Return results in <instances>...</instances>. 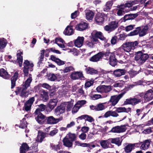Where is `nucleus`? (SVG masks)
<instances>
[{"instance_id": "13d9d810", "label": "nucleus", "mask_w": 153, "mask_h": 153, "mask_svg": "<svg viewBox=\"0 0 153 153\" xmlns=\"http://www.w3.org/2000/svg\"><path fill=\"white\" fill-rule=\"evenodd\" d=\"M73 105V102H68V104L67 105V111H70L71 110Z\"/></svg>"}, {"instance_id": "3c124183", "label": "nucleus", "mask_w": 153, "mask_h": 153, "mask_svg": "<svg viewBox=\"0 0 153 153\" xmlns=\"http://www.w3.org/2000/svg\"><path fill=\"white\" fill-rule=\"evenodd\" d=\"M96 111H101L104 109V106L102 103H99L96 106Z\"/></svg>"}, {"instance_id": "603ef678", "label": "nucleus", "mask_w": 153, "mask_h": 153, "mask_svg": "<svg viewBox=\"0 0 153 153\" xmlns=\"http://www.w3.org/2000/svg\"><path fill=\"white\" fill-rule=\"evenodd\" d=\"M77 105H78V104H76H76L74 105V107L73 108L72 110V113H75L77 112L79 110V108H80V106H76Z\"/></svg>"}, {"instance_id": "49530a36", "label": "nucleus", "mask_w": 153, "mask_h": 153, "mask_svg": "<svg viewBox=\"0 0 153 153\" xmlns=\"http://www.w3.org/2000/svg\"><path fill=\"white\" fill-rule=\"evenodd\" d=\"M7 44V42L4 40V39H0V49H3L6 46Z\"/></svg>"}, {"instance_id": "dca6fc26", "label": "nucleus", "mask_w": 153, "mask_h": 153, "mask_svg": "<svg viewBox=\"0 0 153 153\" xmlns=\"http://www.w3.org/2000/svg\"><path fill=\"white\" fill-rule=\"evenodd\" d=\"M105 16L104 13H98L95 16V20L98 24H102L104 21Z\"/></svg>"}, {"instance_id": "4c0bfd02", "label": "nucleus", "mask_w": 153, "mask_h": 153, "mask_svg": "<svg viewBox=\"0 0 153 153\" xmlns=\"http://www.w3.org/2000/svg\"><path fill=\"white\" fill-rule=\"evenodd\" d=\"M108 140L110 141V143H112L115 144L119 146L121 145V143L120 141L119 138H109Z\"/></svg>"}, {"instance_id": "c03bdc74", "label": "nucleus", "mask_w": 153, "mask_h": 153, "mask_svg": "<svg viewBox=\"0 0 153 153\" xmlns=\"http://www.w3.org/2000/svg\"><path fill=\"white\" fill-rule=\"evenodd\" d=\"M50 147L51 148L52 150L56 151H57L60 149V146L59 144L56 145L51 143L50 144Z\"/></svg>"}, {"instance_id": "c756f323", "label": "nucleus", "mask_w": 153, "mask_h": 153, "mask_svg": "<svg viewBox=\"0 0 153 153\" xmlns=\"http://www.w3.org/2000/svg\"><path fill=\"white\" fill-rule=\"evenodd\" d=\"M117 61L114 55H110L109 58V64L112 66L114 67L117 64Z\"/></svg>"}, {"instance_id": "a18cd8bd", "label": "nucleus", "mask_w": 153, "mask_h": 153, "mask_svg": "<svg viewBox=\"0 0 153 153\" xmlns=\"http://www.w3.org/2000/svg\"><path fill=\"white\" fill-rule=\"evenodd\" d=\"M100 53L102 59V58L104 56H105L106 57L108 56L111 53L110 51V50L109 49H107L105 51H100Z\"/></svg>"}, {"instance_id": "ea45409f", "label": "nucleus", "mask_w": 153, "mask_h": 153, "mask_svg": "<svg viewBox=\"0 0 153 153\" xmlns=\"http://www.w3.org/2000/svg\"><path fill=\"white\" fill-rule=\"evenodd\" d=\"M113 31L117 28L118 26V22L116 21H112L109 23Z\"/></svg>"}, {"instance_id": "7c9ffc66", "label": "nucleus", "mask_w": 153, "mask_h": 153, "mask_svg": "<svg viewBox=\"0 0 153 153\" xmlns=\"http://www.w3.org/2000/svg\"><path fill=\"white\" fill-rule=\"evenodd\" d=\"M40 97L42 100L44 102H46L49 99V97L47 92L42 90L40 94Z\"/></svg>"}, {"instance_id": "338daca9", "label": "nucleus", "mask_w": 153, "mask_h": 153, "mask_svg": "<svg viewBox=\"0 0 153 153\" xmlns=\"http://www.w3.org/2000/svg\"><path fill=\"white\" fill-rule=\"evenodd\" d=\"M122 5L124 6V7L125 9H127V7L129 8L131 7L133 4L131 3H126L125 4H122Z\"/></svg>"}, {"instance_id": "0eeeda50", "label": "nucleus", "mask_w": 153, "mask_h": 153, "mask_svg": "<svg viewBox=\"0 0 153 153\" xmlns=\"http://www.w3.org/2000/svg\"><path fill=\"white\" fill-rule=\"evenodd\" d=\"M142 100L141 99L135 98H131V97L126 99L124 102L123 105H131L133 106L139 103Z\"/></svg>"}, {"instance_id": "69168bd1", "label": "nucleus", "mask_w": 153, "mask_h": 153, "mask_svg": "<svg viewBox=\"0 0 153 153\" xmlns=\"http://www.w3.org/2000/svg\"><path fill=\"white\" fill-rule=\"evenodd\" d=\"M93 84V82L91 81H87L85 84V88L89 87Z\"/></svg>"}, {"instance_id": "ddd939ff", "label": "nucleus", "mask_w": 153, "mask_h": 153, "mask_svg": "<svg viewBox=\"0 0 153 153\" xmlns=\"http://www.w3.org/2000/svg\"><path fill=\"white\" fill-rule=\"evenodd\" d=\"M151 140L150 139H147L143 141V142H141L140 143H136V147H137L138 145L139 146L141 145L140 149L142 150H145L147 149L150 146Z\"/></svg>"}, {"instance_id": "0e129e2a", "label": "nucleus", "mask_w": 153, "mask_h": 153, "mask_svg": "<svg viewBox=\"0 0 153 153\" xmlns=\"http://www.w3.org/2000/svg\"><path fill=\"white\" fill-rule=\"evenodd\" d=\"M102 98V96L100 94H94L92 96V98L93 100H97Z\"/></svg>"}, {"instance_id": "20e7f679", "label": "nucleus", "mask_w": 153, "mask_h": 153, "mask_svg": "<svg viewBox=\"0 0 153 153\" xmlns=\"http://www.w3.org/2000/svg\"><path fill=\"white\" fill-rule=\"evenodd\" d=\"M23 72L24 76H27L28 74L29 71H32L33 70L34 65L33 63H30L28 60H25L23 63Z\"/></svg>"}, {"instance_id": "f8f14e48", "label": "nucleus", "mask_w": 153, "mask_h": 153, "mask_svg": "<svg viewBox=\"0 0 153 153\" xmlns=\"http://www.w3.org/2000/svg\"><path fill=\"white\" fill-rule=\"evenodd\" d=\"M139 95L142 97V96H143L145 99L148 101H149L153 99V88L152 89H150L145 94L143 93H141Z\"/></svg>"}, {"instance_id": "864d4df0", "label": "nucleus", "mask_w": 153, "mask_h": 153, "mask_svg": "<svg viewBox=\"0 0 153 153\" xmlns=\"http://www.w3.org/2000/svg\"><path fill=\"white\" fill-rule=\"evenodd\" d=\"M135 26V25H130L127 26L125 27V30L127 32L131 30L134 28Z\"/></svg>"}, {"instance_id": "6ab92c4d", "label": "nucleus", "mask_w": 153, "mask_h": 153, "mask_svg": "<svg viewBox=\"0 0 153 153\" xmlns=\"http://www.w3.org/2000/svg\"><path fill=\"white\" fill-rule=\"evenodd\" d=\"M71 77L72 79L74 80L78 79L80 78L84 79L85 78L82 72L81 71L73 72L71 74Z\"/></svg>"}, {"instance_id": "c85d7f7f", "label": "nucleus", "mask_w": 153, "mask_h": 153, "mask_svg": "<svg viewBox=\"0 0 153 153\" xmlns=\"http://www.w3.org/2000/svg\"><path fill=\"white\" fill-rule=\"evenodd\" d=\"M126 71L124 69H117L114 70L113 74L116 77H119L122 75H124Z\"/></svg>"}, {"instance_id": "5fc2aeb1", "label": "nucleus", "mask_w": 153, "mask_h": 153, "mask_svg": "<svg viewBox=\"0 0 153 153\" xmlns=\"http://www.w3.org/2000/svg\"><path fill=\"white\" fill-rule=\"evenodd\" d=\"M73 70H74V68L72 66L66 67L63 70V72L64 73H66L70 72L71 71H73Z\"/></svg>"}, {"instance_id": "4468645a", "label": "nucleus", "mask_w": 153, "mask_h": 153, "mask_svg": "<svg viewBox=\"0 0 153 153\" xmlns=\"http://www.w3.org/2000/svg\"><path fill=\"white\" fill-rule=\"evenodd\" d=\"M65 105L61 104L57 106L54 109V114L57 116H60L61 114L65 112Z\"/></svg>"}, {"instance_id": "09e8293b", "label": "nucleus", "mask_w": 153, "mask_h": 153, "mask_svg": "<svg viewBox=\"0 0 153 153\" xmlns=\"http://www.w3.org/2000/svg\"><path fill=\"white\" fill-rule=\"evenodd\" d=\"M114 108H116V111L117 113H121L122 112H125L128 113V111H127L126 108L125 107H120L119 108L114 107Z\"/></svg>"}, {"instance_id": "1a4fd4ad", "label": "nucleus", "mask_w": 153, "mask_h": 153, "mask_svg": "<svg viewBox=\"0 0 153 153\" xmlns=\"http://www.w3.org/2000/svg\"><path fill=\"white\" fill-rule=\"evenodd\" d=\"M58 102L57 98L51 99L47 105V110L48 112H51L57 105Z\"/></svg>"}, {"instance_id": "774afa93", "label": "nucleus", "mask_w": 153, "mask_h": 153, "mask_svg": "<svg viewBox=\"0 0 153 153\" xmlns=\"http://www.w3.org/2000/svg\"><path fill=\"white\" fill-rule=\"evenodd\" d=\"M32 151L30 152V153H33L34 152H38L39 150L38 149L37 145H34L33 146H32Z\"/></svg>"}, {"instance_id": "f704fd0d", "label": "nucleus", "mask_w": 153, "mask_h": 153, "mask_svg": "<svg viewBox=\"0 0 153 153\" xmlns=\"http://www.w3.org/2000/svg\"><path fill=\"white\" fill-rule=\"evenodd\" d=\"M86 17L87 19L92 20L94 16V13L91 10H87L86 12Z\"/></svg>"}, {"instance_id": "58836bf2", "label": "nucleus", "mask_w": 153, "mask_h": 153, "mask_svg": "<svg viewBox=\"0 0 153 153\" xmlns=\"http://www.w3.org/2000/svg\"><path fill=\"white\" fill-rule=\"evenodd\" d=\"M30 149V147L27 145V144L26 143H23L22 144L21 146L20 149V151H28Z\"/></svg>"}, {"instance_id": "cd10ccee", "label": "nucleus", "mask_w": 153, "mask_h": 153, "mask_svg": "<svg viewBox=\"0 0 153 153\" xmlns=\"http://www.w3.org/2000/svg\"><path fill=\"white\" fill-rule=\"evenodd\" d=\"M0 76L5 79H8L10 75L8 73L4 68L0 69Z\"/></svg>"}, {"instance_id": "37998d69", "label": "nucleus", "mask_w": 153, "mask_h": 153, "mask_svg": "<svg viewBox=\"0 0 153 153\" xmlns=\"http://www.w3.org/2000/svg\"><path fill=\"white\" fill-rule=\"evenodd\" d=\"M48 79L51 81H54L57 79L56 75L54 74L49 73L47 74Z\"/></svg>"}, {"instance_id": "2f4dec72", "label": "nucleus", "mask_w": 153, "mask_h": 153, "mask_svg": "<svg viewBox=\"0 0 153 153\" xmlns=\"http://www.w3.org/2000/svg\"><path fill=\"white\" fill-rule=\"evenodd\" d=\"M23 54V52L20 51V52L16 54L17 56V60L18 61V62L19 63V66L20 67H21L22 65V63L23 62V56L22 55Z\"/></svg>"}, {"instance_id": "9b49d317", "label": "nucleus", "mask_w": 153, "mask_h": 153, "mask_svg": "<svg viewBox=\"0 0 153 153\" xmlns=\"http://www.w3.org/2000/svg\"><path fill=\"white\" fill-rule=\"evenodd\" d=\"M126 129L125 125L117 126L113 127L110 131L114 133H120L125 131Z\"/></svg>"}, {"instance_id": "e2e57ef3", "label": "nucleus", "mask_w": 153, "mask_h": 153, "mask_svg": "<svg viewBox=\"0 0 153 153\" xmlns=\"http://www.w3.org/2000/svg\"><path fill=\"white\" fill-rule=\"evenodd\" d=\"M85 43L88 46L91 48H93L94 45V43H93L91 40L90 41H86Z\"/></svg>"}, {"instance_id": "f257e3e1", "label": "nucleus", "mask_w": 153, "mask_h": 153, "mask_svg": "<svg viewBox=\"0 0 153 153\" xmlns=\"http://www.w3.org/2000/svg\"><path fill=\"white\" fill-rule=\"evenodd\" d=\"M76 134L69 132L62 140L63 145L68 148H72L73 142L76 140Z\"/></svg>"}, {"instance_id": "a878e982", "label": "nucleus", "mask_w": 153, "mask_h": 153, "mask_svg": "<svg viewBox=\"0 0 153 153\" xmlns=\"http://www.w3.org/2000/svg\"><path fill=\"white\" fill-rule=\"evenodd\" d=\"M84 41V37H78L77 39L74 42L75 46L78 48L80 47L82 45Z\"/></svg>"}, {"instance_id": "b1692460", "label": "nucleus", "mask_w": 153, "mask_h": 153, "mask_svg": "<svg viewBox=\"0 0 153 153\" xmlns=\"http://www.w3.org/2000/svg\"><path fill=\"white\" fill-rule=\"evenodd\" d=\"M102 59L100 52L97 54L91 57L89 59V60L92 62H97L101 60Z\"/></svg>"}, {"instance_id": "f3484780", "label": "nucleus", "mask_w": 153, "mask_h": 153, "mask_svg": "<svg viewBox=\"0 0 153 153\" xmlns=\"http://www.w3.org/2000/svg\"><path fill=\"white\" fill-rule=\"evenodd\" d=\"M35 100L34 97H32L26 101L24 103V108L26 111H28L30 110L32 105Z\"/></svg>"}, {"instance_id": "473e14b6", "label": "nucleus", "mask_w": 153, "mask_h": 153, "mask_svg": "<svg viewBox=\"0 0 153 153\" xmlns=\"http://www.w3.org/2000/svg\"><path fill=\"white\" fill-rule=\"evenodd\" d=\"M110 143V141L108 139L107 140H102L100 142L101 146L104 149L108 148Z\"/></svg>"}, {"instance_id": "6e6552de", "label": "nucleus", "mask_w": 153, "mask_h": 153, "mask_svg": "<svg viewBox=\"0 0 153 153\" xmlns=\"http://www.w3.org/2000/svg\"><path fill=\"white\" fill-rule=\"evenodd\" d=\"M63 120V117H61L58 118H55L53 116H50L46 117L45 122L48 124H54L57 123Z\"/></svg>"}, {"instance_id": "72a5a7b5", "label": "nucleus", "mask_w": 153, "mask_h": 153, "mask_svg": "<svg viewBox=\"0 0 153 153\" xmlns=\"http://www.w3.org/2000/svg\"><path fill=\"white\" fill-rule=\"evenodd\" d=\"M148 29V27L147 26H144L143 27L141 28V30L139 33V36L141 37L146 35L147 33Z\"/></svg>"}, {"instance_id": "393cba45", "label": "nucleus", "mask_w": 153, "mask_h": 153, "mask_svg": "<svg viewBox=\"0 0 153 153\" xmlns=\"http://www.w3.org/2000/svg\"><path fill=\"white\" fill-rule=\"evenodd\" d=\"M85 70L87 74L90 75H95L98 73V71L97 70L89 67H86Z\"/></svg>"}, {"instance_id": "bf43d9fd", "label": "nucleus", "mask_w": 153, "mask_h": 153, "mask_svg": "<svg viewBox=\"0 0 153 153\" xmlns=\"http://www.w3.org/2000/svg\"><path fill=\"white\" fill-rule=\"evenodd\" d=\"M117 37L116 36H113L111 41V44L112 45L115 44L117 43Z\"/></svg>"}, {"instance_id": "680f3d73", "label": "nucleus", "mask_w": 153, "mask_h": 153, "mask_svg": "<svg viewBox=\"0 0 153 153\" xmlns=\"http://www.w3.org/2000/svg\"><path fill=\"white\" fill-rule=\"evenodd\" d=\"M22 88L21 87H17L16 88V90L15 92L16 95H18L20 94L22 90Z\"/></svg>"}, {"instance_id": "9d476101", "label": "nucleus", "mask_w": 153, "mask_h": 153, "mask_svg": "<svg viewBox=\"0 0 153 153\" xmlns=\"http://www.w3.org/2000/svg\"><path fill=\"white\" fill-rule=\"evenodd\" d=\"M116 10L117 15L119 16H122L126 13L128 12L130 10L128 9H125L123 6L122 4L117 5L116 7Z\"/></svg>"}, {"instance_id": "2eb2a0df", "label": "nucleus", "mask_w": 153, "mask_h": 153, "mask_svg": "<svg viewBox=\"0 0 153 153\" xmlns=\"http://www.w3.org/2000/svg\"><path fill=\"white\" fill-rule=\"evenodd\" d=\"M138 15L137 13H130L125 15L123 17L121 18L120 21L121 22H125L126 21L133 20L136 18Z\"/></svg>"}, {"instance_id": "052dcab7", "label": "nucleus", "mask_w": 153, "mask_h": 153, "mask_svg": "<svg viewBox=\"0 0 153 153\" xmlns=\"http://www.w3.org/2000/svg\"><path fill=\"white\" fill-rule=\"evenodd\" d=\"M32 81V79L31 76H29V77L25 81V83L29 85L30 86V84Z\"/></svg>"}, {"instance_id": "a19ab883", "label": "nucleus", "mask_w": 153, "mask_h": 153, "mask_svg": "<svg viewBox=\"0 0 153 153\" xmlns=\"http://www.w3.org/2000/svg\"><path fill=\"white\" fill-rule=\"evenodd\" d=\"M27 122L26 121V119L24 118L21 121L19 127L21 128L24 129L27 127Z\"/></svg>"}, {"instance_id": "de8ad7c7", "label": "nucleus", "mask_w": 153, "mask_h": 153, "mask_svg": "<svg viewBox=\"0 0 153 153\" xmlns=\"http://www.w3.org/2000/svg\"><path fill=\"white\" fill-rule=\"evenodd\" d=\"M29 91L25 90L22 89L20 94V96L22 97H27L29 94Z\"/></svg>"}, {"instance_id": "bb28decb", "label": "nucleus", "mask_w": 153, "mask_h": 153, "mask_svg": "<svg viewBox=\"0 0 153 153\" xmlns=\"http://www.w3.org/2000/svg\"><path fill=\"white\" fill-rule=\"evenodd\" d=\"M72 26L68 25L64 31V34L65 35L70 36L72 35L74 33V31L72 28Z\"/></svg>"}, {"instance_id": "c9c22d12", "label": "nucleus", "mask_w": 153, "mask_h": 153, "mask_svg": "<svg viewBox=\"0 0 153 153\" xmlns=\"http://www.w3.org/2000/svg\"><path fill=\"white\" fill-rule=\"evenodd\" d=\"M141 30V27H138L136 28L135 30L131 32L130 33L127 34L128 36H132L134 35H136L139 34L140 31Z\"/></svg>"}, {"instance_id": "4d7b16f0", "label": "nucleus", "mask_w": 153, "mask_h": 153, "mask_svg": "<svg viewBox=\"0 0 153 153\" xmlns=\"http://www.w3.org/2000/svg\"><path fill=\"white\" fill-rule=\"evenodd\" d=\"M97 91L99 93H103V85H100L98 86L96 89Z\"/></svg>"}, {"instance_id": "423d86ee", "label": "nucleus", "mask_w": 153, "mask_h": 153, "mask_svg": "<svg viewBox=\"0 0 153 153\" xmlns=\"http://www.w3.org/2000/svg\"><path fill=\"white\" fill-rule=\"evenodd\" d=\"M34 114L36 116L35 119L39 123L42 124L45 122L46 117L41 112H39V111L37 110L35 111Z\"/></svg>"}, {"instance_id": "7ed1b4c3", "label": "nucleus", "mask_w": 153, "mask_h": 153, "mask_svg": "<svg viewBox=\"0 0 153 153\" xmlns=\"http://www.w3.org/2000/svg\"><path fill=\"white\" fill-rule=\"evenodd\" d=\"M138 44L137 41L126 42L122 45L121 48L125 51L128 52L137 48Z\"/></svg>"}, {"instance_id": "6e6d98bb", "label": "nucleus", "mask_w": 153, "mask_h": 153, "mask_svg": "<svg viewBox=\"0 0 153 153\" xmlns=\"http://www.w3.org/2000/svg\"><path fill=\"white\" fill-rule=\"evenodd\" d=\"M85 120V121L87 120L91 123L94 121V120L92 117L88 115H86V117Z\"/></svg>"}, {"instance_id": "aec40b11", "label": "nucleus", "mask_w": 153, "mask_h": 153, "mask_svg": "<svg viewBox=\"0 0 153 153\" xmlns=\"http://www.w3.org/2000/svg\"><path fill=\"white\" fill-rule=\"evenodd\" d=\"M88 24L87 23L84 22H81L78 24L76 26V29L79 31H83L85 30L88 27Z\"/></svg>"}, {"instance_id": "e433bc0d", "label": "nucleus", "mask_w": 153, "mask_h": 153, "mask_svg": "<svg viewBox=\"0 0 153 153\" xmlns=\"http://www.w3.org/2000/svg\"><path fill=\"white\" fill-rule=\"evenodd\" d=\"M38 106L39 107L37 108L35 111L38 110L39 112H41V111H44L45 110L48 112H49L47 110V105L46 106L44 104H42L38 105Z\"/></svg>"}, {"instance_id": "a211bd4d", "label": "nucleus", "mask_w": 153, "mask_h": 153, "mask_svg": "<svg viewBox=\"0 0 153 153\" xmlns=\"http://www.w3.org/2000/svg\"><path fill=\"white\" fill-rule=\"evenodd\" d=\"M48 133L46 132H44L41 130H39L38 132V134L36 139V141L41 143L43 139L46 137L47 135H48Z\"/></svg>"}, {"instance_id": "412c9836", "label": "nucleus", "mask_w": 153, "mask_h": 153, "mask_svg": "<svg viewBox=\"0 0 153 153\" xmlns=\"http://www.w3.org/2000/svg\"><path fill=\"white\" fill-rule=\"evenodd\" d=\"M19 73L17 71H16L14 74L13 76L11 78V89L13 88L16 86V81L18 79Z\"/></svg>"}, {"instance_id": "f03ea898", "label": "nucleus", "mask_w": 153, "mask_h": 153, "mask_svg": "<svg viewBox=\"0 0 153 153\" xmlns=\"http://www.w3.org/2000/svg\"><path fill=\"white\" fill-rule=\"evenodd\" d=\"M134 60L139 64H142L148 59L149 56L147 53H144L142 51L135 52Z\"/></svg>"}, {"instance_id": "79ce46f5", "label": "nucleus", "mask_w": 153, "mask_h": 153, "mask_svg": "<svg viewBox=\"0 0 153 153\" xmlns=\"http://www.w3.org/2000/svg\"><path fill=\"white\" fill-rule=\"evenodd\" d=\"M93 33L96 37L100 40H103L104 39V37L102 35V33L101 32L96 31Z\"/></svg>"}, {"instance_id": "39448f33", "label": "nucleus", "mask_w": 153, "mask_h": 153, "mask_svg": "<svg viewBox=\"0 0 153 153\" xmlns=\"http://www.w3.org/2000/svg\"><path fill=\"white\" fill-rule=\"evenodd\" d=\"M126 92H124L119 94L111 96L108 102V104L111 103L110 105L115 106L118 102L119 100L123 97Z\"/></svg>"}, {"instance_id": "5701e85b", "label": "nucleus", "mask_w": 153, "mask_h": 153, "mask_svg": "<svg viewBox=\"0 0 153 153\" xmlns=\"http://www.w3.org/2000/svg\"><path fill=\"white\" fill-rule=\"evenodd\" d=\"M136 144L132 143H128L126 146L124 148V150L125 152L127 153H130L133 150Z\"/></svg>"}, {"instance_id": "8fccbe9b", "label": "nucleus", "mask_w": 153, "mask_h": 153, "mask_svg": "<svg viewBox=\"0 0 153 153\" xmlns=\"http://www.w3.org/2000/svg\"><path fill=\"white\" fill-rule=\"evenodd\" d=\"M103 93H107L109 92L112 90L111 86L110 85L106 86L103 85Z\"/></svg>"}, {"instance_id": "4be33fe9", "label": "nucleus", "mask_w": 153, "mask_h": 153, "mask_svg": "<svg viewBox=\"0 0 153 153\" xmlns=\"http://www.w3.org/2000/svg\"><path fill=\"white\" fill-rule=\"evenodd\" d=\"M50 59L56 62L59 66L65 64V62L61 60L58 58H56L53 55L51 56V58Z\"/></svg>"}]
</instances>
